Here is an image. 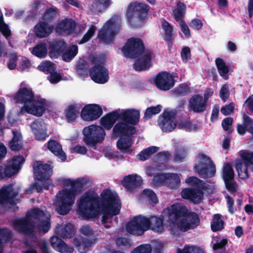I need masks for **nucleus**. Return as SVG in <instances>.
<instances>
[{"mask_svg": "<svg viewBox=\"0 0 253 253\" xmlns=\"http://www.w3.org/2000/svg\"><path fill=\"white\" fill-rule=\"evenodd\" d=\"M162 26L164 31V40L170 44L171 46L174 40V37L172 34L173 27L165 19H163L162 21Z\"/></svg>", "mask_w": 253, "mask_h": 253, "instance_id": "nucleus-35", "label": "nucleus"}, {"mask_svg": "<svg viewBox=\"0 0 253 253\" xmlns=\"http://www.w3.org/2000/svg\"><path fill=\"white\" fill-rule=\"evenodd\" d=\"M164 213L168 215L167 221L173 225L171 228V232L173 235H177L175 223L180 218H182V219L177 223V229L183 232L192 229L186 217L187 208L185 206L173 204L164 210Z\"/></svg>", "mask_w": 253, "mask_h": 253, "instance_id": "nucleus-5", "label": "nucleus"}, {"mask_svg": "<svg viewBox=\"0 0 253 253\" xmlns=\"http://www.w3.org/2000/svg\"><path fill=\"white\" fill-rule=\"evenodd\" d=\"M75 69L78 75L83 77H88L90 74L89 63L85 60H79L76 65Z\"/></svg>", "mask_w": 253, "mask_h": 253, "instance_id": "nucleus-36", "label": "nucleus"}, {"mask_svg": "<svg viewBox=\"0 0 253 253\" xmlns=\"http://www.w3.org/2000/svg\"><path fill=\"white\" fill-rule=\"evenodd\" d=\"M191 187L183 188L181 192V197L194 204H199L204 199V191L208 189L209 185L195 176H190L186 180Z\"/></svg>", "mask_w": 253, "mask_h": 253, "instance_id": "nucleus-4", "label": "nucleus"}, {"mask_svg": "<svg viewBox=\"0 0 253 253\" xmlns=\"http://www.w3.org/2000/svg\"><path fill=\"white\" fill-rule=\"evenodd\" d=\"M20 139V135L13 132V137L9 144V146L12 151H17L21 149L22 144Z\"/></svg>", "mask_w": 253, "mask_h": 253, "instance_id": "nucleus-53", "label": "nucleus"}, {"mask_svg": "<svg viewBox=\"0 0 253 253\" xmlns=\"http://www.w3.org/2000/svg\"><path fill=\"white\" fill-rule=\"evenodd\" d=\"M26 215L30 219L31 221L35 223V227H36L37 224L45 218V214L39 208H34L27 212Z\"/></svg>", "mask_w": 253, "mask_h": 253, "instance_id": "nucleus-37", "label": "nucleus"}, {"mask_svg": "<svg viewBox=\"0 0 253 253\" xmlns=\"http://www.w3.org/2000/svg\"><path fill=\"white\" fill-rule=\"evenodd\" d=\"M121 27V17L118 15H113L102 26L98 33L97 37L100 41L110 43Z\"/></svg>", "mask_w": 253, "mask_h": 253, "instance_id": "nucleus-7", "label": "nucleus"}, {"mask_svg": "<svg viewBox=\"0 0 253 253\" xmlns=\"http://www.w3.org/2000/svg\"><path fill=\"white\" fill-rule=\"evenodd\" d=\"M190 88L187 84H183L177 87L174 91V93L178 96H183L187 95Z\"/></svg>", "mask_w": 253, "mask_h": 253, "instance_id": "nucleus-60", "label": "nucleus"}, {"mask_svg": "<svg viewBox=\"0 0 253 253\" xmlns=\"http://www.w3.org/2000/svg\"><path fill=\"white\" fill-rule=\"evenodd\" d=\"M215 63L220 76L224 80L228 79V74L229 69L223 59L219 57L215 59Z\"/></svg>", "mask_w": 253, "mask_h": 253, "instance_id": "nucleus-39", "label": "nucleus"}, {"mask_svg": "<svg viewBox=\"0 0 253 253\" xmlns=\"http://www.w3.org/2000/svg\"><path fill=\"white\" fill-rule=\"evenodd\" d=\"M142 183L141 176L136 174H129L124 177L122 181V185L128 191H131L139 187Z\"/></svg>", "mask_w": 253, "mask_h": 253, "instance_id": "nucleus-27", "label": "nucleus"}, {"mask_svg": "<svg viewBox=\"0 0 253 253\" xmlns=\"http://www.w3.org/2000/svg\"><path fill=\"white\" fill-rule=\"evenodd\" d=\"M78 52V47L76 44L69 46L67 49L62 53V58L65 62H69L72 60Z\"/></svg>", "mask_w": 253, "mask_h": 253, "instance_id": "nucleus-41", "label": "nucleus"}, {"mask_svg": "<svg viewBox=\"0 0 253 253\" xmlns=\"http://www.w3.org/2000/svg\"><path fill=\"white\" fill-rule=\"evenodd\" d=\"M199 158L198 163L194 167L195 172L203 178L213 176L216 172V168L211 159L204 154H199Z\"/></svg>", "mask_w": 253, "mask_h": 253, "instance_id": "nucleus-11", "label": "nucleus"}, {"mask_svg": "<svg viewBox=\"0 0 253 253\" xmlns=\"http://www.w3.org/2000/svg\"><path fill=\"white\" fill-rule=\"evenodd\" d=\"M66 43L62 40H55L51 42L48 46V55L52 59L59 57L66 47Z\"/></svg>", "mask_w": 253, "mask_h": 253, "instance_id": "nucleus-25", "label": "nucleus"}, {"mask_svg": "<svg viewBox=\"0 0 253 253\" xmlns=\"http://www.w3.org/2000/svg\"><path fill=\"white\" fill-rule=\"evenodd\" d=\"M76 25L74 20L66 18L58 23L55 28L56 32L62 36H69L74 33Z\"/></svg>", "mask_w": 253, "mask_h": 253, "instance_id": "nucleus-21", "label": "nucleus"}, {"mask_svg": "<svg viewBox=\"0 0 253 253\" xmlns=\"http://www.w3.org/2000/svg\"><path fill=\"white\" fill-rule=\"evenodd\" d=\"M18 193L14 191L12 185L2 187L0 189V206L16 197Z\"/></svg>", "mask_w": 253, "mask_h": 253, "instance_id": "nucleus-30", "label": "nucleus"}, {"mask_svg": "<svg viewBox=\"0 0 253 253\" xmlns=\"http://www.w3.org/2000/svg\"><path fill=\"white\" fill-rule=\"evenodd\" d=\"M189 108L194 113H203L206 110L207 103L202 95L194 94L189 100Z\"/></svg>", "mask_w": 253, "mask_h": 253, "instance_id": "nucleus-23", "label": "nucleus"}, {"mask_svg": "<svg viewBox=\"0 0 253 253\" xmlns=\"http://www.w3.org/2000/svg\"><path fill=\"white\" fill-rule=\"evenodd\" d=\"M50 241L53 248L61 253H72L74 251L73 246L67 245L57 236L51 237Z\"/></svg>", "mask_w": 253, "mask_h": 253, "instance_id": "nucleus-26", "label": "nucleus"}, {"mask_svg": "<svg viewBox=\"0 0 253 253\" xmlns=\"http://www.w3.org/2000/svg\"><path fill=\"white\" fill-rule=\"evenodd\" d=\"M57 12V8L55 7L47 8L42 16V21L48 25H52L56 19Z\"/></svg>", "mask_w": 253, "mask_h": 253, "instance_id": "nucleus-34", "label": "nucleus"}, {"mask_svg": "<svg viewBox=\"0 0 253 253\" xmlns=\"http://www.w3.org/2000/svg\"><path fill=\"white\" fill-rule=\"evenodd\" d=\"M180 178L177 173H168L166 185L169 188L176 189L180 186Z\"/></svg>", "mask_w": 253, "mask_h": 253, "instance_id": "nucleus-40", "label": "nucleus"}, {"mask_svg": "<svg viewBox=\"0 0 253 253\" xmlns=\"http://www.w3.org/2000/svg\"><path fill=\"white\" fill-rule=\"evenodd\" d=\"M12 225L14 230L21 234L33 236L34 234L35 223L31 221L26 215L13 220Z\"/></svg>", "mask_w": 253, "mask_h": 253, "instance_id": "nucleus-13", "label": "nucleus"}, {"mask_svg": "<svg viewBox=\"0 0 253 253\" xmlns=\"http://www.w3.org/2000/svg\"><path fill=\"white\" fill-rule=\"evenodd\" d=\"M152 246L149 244L140 245L133 249L131 253H151Z\"/></svg>", "mask_w": 253, "mask_h": 253, "instance_id": "nucleus-58", "label": "nucleus"}, {"mask_svg": "<svg viewBox=\"0 0 253 253\" xmlns=\"http://www.w3.org/2000/svg\"><path fill=\"white\" fill-rule=\"evenodd\" d=\"M186 217L192 229L196 228L200 223V218L197 213L195 212L188 213L186 214Z\"/></svg>", "mask_w": 253, "mask_h": 253, "instance_id": "nucleus-54", "label": "nucleus"}, {"mask_svg": "<svg viewBox=\"0 0 253 253\" xmlns=\"http://www.w3.org/2000/svg\"><path fill=\"white\" fill-rule=\"evenodd\" d=\"M221 176L223 181L235 178L234 171L230 163H227L224 165Z\"/></svg>", "mask_w": 253, "mask_h": 253, "instance_id": "nucleus-47", "label": "nucleus"}, {"mask_svg": "<svg viewBox=\"0 0 253 253\" xmlns=\"http://www.w3.org/2000/svg\"><path fill=\"white\" fill-rule=\"evenodd\" d=\"M93 64L90 69L89 76L92 81L98 84H105L109 80L108 71L104 67V61L99 57H93L91 61Z\"/></svg>", "mask_w": 253, "mask_h": 253, "instance_id": "nucleus-8", "label": "nucleus"}, {"mask_svg": "<svg viewBox=\"0 0 253 253\" xmlns=\"http://www.w3.org/2000/svg\"><path fill=\"white\" fill-rule=\"evenodd\" d=\"M95 240V239H88L81 236H77L74 238L72 243L80 253H86L91 250Z\"/></svg>", "mask_w": 253, "mask_h": 253, "instance_id": "nucleus-22", "label": "nucleus"}, {"mask_svg": "<svg viewBox=\"0 0 253 253\" xmlns=\"http://www.w3.org/2000/svg\"><path fill=\"white\" fill-rule=\"evenodd\" d=\"M224 221L221 219V215L215 214L211 222V229L213 232L221 231L224 228Z\"/></svg>", "mask_w": 253, "mask_h": 253, "instance_id": "nucleus-45", "label": "nucleus"}, {"mask_svg": "<svg viewBox=\"0 0 253 253\" xmlns=\"http://www.w3.org/2000/svg\"><path fill=\"white\" fill-rule=\"evenodd\" d=\"M144 195L149 200L150 202L154 204H157L158 202L156 193L151 189H146L143 191Z\"/></svg>", "mask_w": 253, "mask_h": 253, "instance_id": "nucleus-63", "label": "nucleus"}, {"mask_svg": "<svg viewBox=\"0 0 253 253\" xmlns=\"http://www.w3.org/2000/svg\"><path fill=\"white\" fill-rule=\"evenodd\" d=\"M30 127L36 140L43 141L48 136L46 124L43 119H36L31 124Z\"/></svg>", "mask_w": 253, "mask_h": 253, "instance_id": "nucleus-20", "label": "nucleus"}, {"mask_svg": "<svg viewBox=\"0 0 253 253\" xmlns=\"http://www.w3.org/2000/svg\"><path fill=\"white\" fill-rule=\"evenodd\" d=\"M150 8L149 5L144 3L137 1L131 2L126 14L129 24L134 28L143 25L147 20Z\"/></svg>", "mask_w": 253, "mask_h": 253, "instance_id": "nucleus-6", "label": "nucleus"}, {"mask_svg": "<svg viewBox=\"0 0 253 253\" xmlns=\"http://www.w3.org/2000/svg\"><path fill=\"white\" fill-rule=\"evenodd\" d=\"M59 234L63 238H71L75 234V230L73 225L68 223L61 229Z\"/></svg>", "mask_w": 253, "mask_h": 253, "instance_id": "nucleus-52", "label": "nucleus"}, {"mask_svg": "<svg viewBox=\"0 0 253 253\" xmlns=\"http://www.w3.org/2000/svg\"><path fill=\"white\" fill-rule=\"evenodd\" d=\"M162 107L161 105L159 104L156 106H153L147 108L144 112L143 119L146 121L151 119L153 116L159 114L161 111Z\"/></svg>", "mask_w": 253, "mask_h": 253, "instance_id": "nucleus-49", "label": "nucleus"}, {"mask_svg": "<svg viewBox=\"0 0 253 253\" xmlns=\"http://www.w3.org/2000/svg\"><path fill=\"white\" fill-rule=\"evenodd\" d=\"M226 189L231 194L235 195L238 190V185L235 178L224 181Z\"/></svg>", "mask_w": 253, "mask_h": 253, "instance_id": "nucleus-55", "label": "nucleus"}, {"mask_svg": "<svg viewBox=\"0 0 253 253\" xmlns=\"http://www.w3.org/2000/svg\"><path fill=\"white\" fill-rule=\"evenodd\" d=\"M235 167L240 178L245 179L249 177V174L248 169L249 167L243 164L242 162H238L235 164Z\"/></svg>", "mask_w": 253, "mask_h": 253, "instance_id": "nucleus-50", "label": "nucleus"}, {"mask_svg": "<svg viewBox=\"0 0 253 253\" xmlns=\"http://www.w3.org/2000/svg\"><path fill=\"white\" fill-rule=\"evenodd\" d=\"M153 52L146 50L143 55L137 59L133 63V68L136 71L146 70L151 66Z\"/></svg>", "mask_w": 253, "mask_h": 253, "instance_id": "nucleus-24", "label": "nucleus"}, {"mask_svg": "<svg viewBox=\"0 0 253 253\" xmlns=\"http://www.w3.org/2000/svg\"><path fill=\"white\" fill-rule=\"evenodd\" d=\"M58 181L62 183L64 187L71 186L70 189L65 188L58 192L54 203L58 212L61 215H66L71 211V207L75 203L76 195L82 192L83 187L90 182V179L87 177L76 180L60 178Z\"/></svg>", "mask_w": 253, "mask_h": 253, "instance_id": "nucleus-2", "label": "nucleus"}, {"mask_svg": "<svg viewBox=\"0 0 253 253\" xmlns=\"http://www.w3.org/2000/svg\"><path fill=\"white\" fill-rule=\"evenodd\" d=\"M165 216L168 218V215L164 213V211H163V215H161L160 217L155 215L151 216L150 218H148L149 229L151 227L152 230L159 233H162L165 229L164 223Z\"/></svg>", "mask_w": 253, "mask_h": 253, "instance_id": "nucleus-28", "label": "nucleus"}, {"mask_svg": "<svg viewBox=\"0 0 253 253\" xmlns=\"http://www.w3.org/2000/svg\"><path fill=\"white\" fill-rule=\"evenodd\" d=\"M135 132L136 129L134 126L122 121L114 125L112 131V134L115 137H132Z\"/></svg>", "mask_w": 253, "mask_h": 253, "instance_id": "nucleus-18", "label": "nucleus"}, {"mask_svg": "<svg viewBox=\"0 0 253 253\" xmlns=\"http://www.w3.org/2000/svg\"><path fill=\"white\" fill-rule=\"evenodd\" d=\"M32 53L38 57L45 58L47 53L46 44L44 42H40L37 44L33 48Z\"/></svg>", "mask_w": 253, "mask_h": 253, "instance_id": "nucleus-44", "label": "nucleus"}, {"mask_svg": "<svg viewBox=\"0 0 253 253\" xmlns=\"http://www.w3.org/2000/svg\"><path fill=\"white\" fill-rule=\"evenodd\" d=\"M38 68L45 74H50L56 71L55 65L49 61L42 62L38 66Z\"/></svg>", "mask_w": 253, "mask_h": 253, "instance_id": "nucleus-51", "label": "nucleus"}, {"mask_svg": "<svg viewBox=\"0 0 253 253\" xmlns=\"http://www.w3.org/2000/svg\"><path fill=\"white\" fill-rule=\"evenodd\" d=\"M83 140L87 146H95L104 139L106 133L103 127L91 125L85 127L83 130Z\"/></svg>", "mask_w": 253, "mask_h": 253, "instance_id": "nucleus-9", "label": "nucleus"}, {"mask_svg": "<svg viewBox=\"0 0 253 253\" xmlns=\"http://www.w3.org/2000/svg\"><path fill=\"white\" fill-rule=\"evenodd\" d=\"M119 111V119L132 126L138 124L140 119V111L138 110L131 108L123 110L122 112Z\"/></svg>", "mask_w": 253, "mask_h": 253, "instance_id": "nucleus-19", "label": "nucleus"}, {"mask_svg": "<svg viewBox=\"0 0 253 253\" xmlns=\"http://www.w3.org/2000/svg\"><path fill=\"white\" fill-rule=\"evenodd\" d=\"M34 175L38 180L48 179L52 174V167L42 161H36L33 164Z\"/></svg>", "mask_w": 253, "mask_h": 253, "instance_id": "nucleus-17", "label": "nucleus"}, {"mask_svg": "<svg viewBox=\"0 0 253 253\" xmlns=\"http://www.w3.org/2000/svg\"><path fill=\"white\" fill-rule=\"evenodd\" d=\"M158 150L159 147L154 146H150L141 151L137 155V157L138 160L145 161L148 159L151 155L157 152Z\"/></svg>", "mask_w": 253, "mask_h": 253, "instance_id": "nucleus-43", "label": "nucleus"}, {"mask_svg": "<svg viewBox=\"0 0 253 253\" xmlns=\"http://www.w3.org/2000/svg\"><path fill=\"white\" fill-rule=\"evenodd\" d=\"M233 122V119L231 117H227L223 119L221 123L223 129L227 131L228 135L230 134L233 130L230 128Z\"/></svg>", "mask_w": 253, "mask_h": 253, "instance_id": "nucleus-62", "label": "nucleus"}, {"mask_svg": "<svg viewBox=\"0 0 253 253\" xmlns=\"http://www.w3.org/2000/svg\"><path fill=\"white\" fill-rule=\"evenodd\" d=\"M126 229L128 233L140 236L145 231L149 229V222L148 218L141 215L135 216L126 225Z\"/></svg>", "mask_w": 253, "mask_h": 253, "instance_id": "nucleus-12", "label": "nucleus"}, {"mask_svg": "<svg viewBox=\"0 0 253 253\" xmlns=\"http://www.w3.org/2000/svg\"><path fill=\"white\" fill-rule=\"evenodd\" d=\"M132 144V137H127V136L119 137V139L116 142L117 148L121 152L128 154H131L133 151L132 149H130Z\"/></svg>", "mask_w": 253, "mask_h": 253, "instance_id": "nucleus-33", "label": "nucleus"}, {"mask_svg": "<svg viewBox=\"0 0 253 253\" xmlns=\"http://www.w3.org/2000/svg\"><path fill=\"white\" fill-rule=\"evenodd\" d=\"M102 113V109L99 105L90 104L86 105L83 107L81 116L84 121H92L98 119Z\"/></svg>", "mask_w": 253, "mask_h": 253, "instance_id": "nucleus-16", "label": "nucleus"}, {"mask_svg": "<svg viewBox=\"0 0 253 253\" xmlns=\"http://www.w3.org/2000/svg\"><path fill=\"white\" fill-rule=\"evenodd\" d=\"M175 119V114L174 112L165 109L159 116L157 123L163 132H170L176 127Z\"/></svg>", "mask_w": 253, "mask_h": 253, "instance_id": "nucleus-14", "label": "nucleus"}, {"mask_svg": "<svg viewBox=\"0 0 253 253\" xmlns=\"http://www.w3.org/2000/svg\"><path fill=\"white\" fill-rule=\"evenodd\" d=\"M0 31L6 39H8L11 35V31L8 25L4 22L2 14L0 15Z\"/></svg>", "mask_w": 253, "mask_h": 253, "instance_id": "nucleus-57", "label": "nucleus"}, {"mask_svg": "<svg viewBox=\"0 0 253 253\" xmlns=\"http://www.w3.org/2000/svg\"><path fill=\"white\" fill-rule=\"evenodd\" d=\"M24 162L25 159L23 156H16L13 158L11 165H12V167H14L17 171H18Z\"/></svg>", "mask_w": 253, "mask_h": 253, "instance_id": "nucleus-59", "label": "nucleus"}, {"mask_svg": "<svg viewBox=\"0 0 253 253\" xmlns=\"http://www.w3.org/2000/svg\"><path fill=\"white\" fill-rule=\"evenodd\" d=\"M78 208L83 218L87 220L97 218L101 212L102 223L108 228L110 226L106 224L120 213L121 203L116 194L105 189L101 193L100 198L94 191L86 192L80 198Z\"/></svg>", "mask_w": 253, "mask_h": 253, "instance_id": "nucleus-1", "label": "nucleus"}, {"mask_svg": "<svg viewBox=\"0 0 253 253\" xmlns=\"http://www.w3.org/2000/svg\"><path fill=\"white\" fill-rule=\"evenodd\" d=\"M18 171L11 164L4 167L0 166V180L5 177H10Z\"/></svg>", "mask_w": 253, "mask_h": 253, "instance_id": "nucleus-46", "label": "nucleus"}, {"mask_svg": "<svg viewBox=\"0 0 253 253\" xmlns=\"http://www.w3.org/2000/svg\"><path fill=\"white\" fill-rule=\"evenodd\" d=\"M53 25H48L42 21L37 23L34 28L36 35L39 38L47 37L53 31Z\"/></svg>", "mask_w": 253, "mask_h": 253, "instance_id": "nucleus-29", "label": "nucleus"}, {"mask_svg": "<svg viewBox=\"0 0 253 253\" xmlns=\"http://www.w3.org/2000/svg\"><path fill=\"white\" fill-rule=\"evenodd\" d=\"M187 155V150L182 148L174 151L173 161L177 163L183 162Z\"/></svg>", "mask_w": 253, "mask_h": 253, "instance_id": "nucleus-56", "label": "nucleus"}, {"mask_svg": "<svg viewBox=\"0 0 253 253\" xmlns=\"http://www.w3.org/2000/svg\"><path fill=\"white\" fill-rule=\"evenodd\" d=\"M47 148L55 156L58 157L62 161H65L67 156L63 151L61 145L54 140L48 141L47 145Z\"/></svg>", "mask_w": 253, "mask_h": 253, "instance_id": "nucleus-32", "label": "nucleus"}, {"mask_svg": "<svg viewBox=\"0 0 253 253\" xmlns=\"http://www.w3.org/2000/svg\"><path fill=\"white\" fill-rule=\"evenodd\" d=\"M15 103L23 104L21 113L26 112L37 117L42 116L45 111V103L42 99H37L30 87H20L13 96Z\"/></svg>", "mask_w": 253, "mask_h": 253, "instance_id": "nucleus-3", "label": "nucleus"}, {"mask_svg": "<svg viewBox=\"0 0 253 253\" xmlns=\"http://www.w3.org/2000/svg\"><path fill=\"white\" fill-rule=\"evenodd\" d=\"M243 124L246 126L247 131L253 134V120L249 116L244 115L243 116Z\"/></svg>", "mask_w": 253, "mask_h": 253, "instance_id": "nucleus-64", "label": "nucleus"}, {"mask_svg": "<svg viewBox=\"0 0 253 253\" xmlns=\"http://www.w3.org/2000/svg\"><path fill=\"white\" fill-rule=\"evenodd\" d=\"M119 119V111L114 110L112 112L107 114L101 118L100 120L101 125L106 129H110L114 124Z\"/></svg>", "mask_w": 253, "mask_h": 253, "instance_id": "nucleus-31", "label": "nucleus"}, {"mask_svg": "<svg viewBox=\"0 0 253 253\" xmlns=\"http://www.w3.org/2000/svg\"><path fill=\"white\" fill-rule=\"evenodd\" d=\"M168 174V173H158L154 176L152 181L156 185H160L164 183L166 184Z\"/></svg>", "mask_w": 253, "mask_h": 253, "instance_id": "nucleus-61", "label": "nucleus"}, {"mask_svg": "<svg viewBox=\"0 0 253 253\" xmlns=\"http://www.w3.org/2000/svg\"><path fill=\"white\" fill-rule=\"evenodd\" d=\"M176 6V8L173 10L174 18L176 21H182L186 12V6L183 2L179 1Z\"/></svg>", "mask_w": 253, "mask_h": 253, "instance_id": "nucleus-42", "label": "nucleus"}, {"mask_svg": "<svg viewBox=\"0 0 253 253\" xmlns=\"http://www.w3.org/2000/svg\"><path fill=\"white\" fill-rule=\"evenodd\" d=\"M154 83L159 90L167 91L173 87L175 80L171 74L163 71L157 75L154 79Z\"/></svg>", "mask_w": 253, "mask_h": 253, "instance_id": "nucleus-15", "label": "nucleus"}, {"mask_svg": "<svg viewBox=\"0 0 253 253\" xmlns=\"http://www.w3.org/2000/svg\"><path fill=\"white\" fill-rule=\"evenodd\" d=\"M111 3V0H93L89 7L93 12H100L108 7Z\"/></svg>", "mask_w": 253, "mask_h": 253, "instance_id": "nucleus-38", "label": "nucleus"}, {"mask_svg": "<svg viewBox=\"0 0 253 253\" xmlns=\"http://www.w3.org/2000/svg\"><path fill=\"white\" fill-rule=\"evenodd\" d=\"M145 47L143 41L138 38L131 37L128 39L122 48L125 57L136 59L145 53Z\"/></svg>", "mask_w": 253, "mask_h": 253, "instance_id": "nucleus-10", "label": "nucleus"}, {"mask_svg": "<svg viewBox=\"0 0 253 253\" xmlns=\"http://www.w3.org/2000/svg\"><path fill=\"white\" fill-rule=\"evenodd\" d=\"M79 114V111L74 105H70L65 111V117L68 122L75 121Z\"/></svg>", "mask_w": 253, "mask_h": 253, "instance_id": "nucleus-48", "label": "nucleus"}]
</instances>
